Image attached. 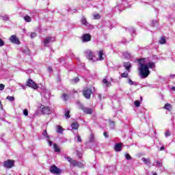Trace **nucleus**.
I'll list each match as a JSON object with an SVG mask.
<instances>
[{
	"mask_svg": "<svg viewBox=\"0 0 175 175\" xmlns=\"http://www.w3.org/2000/svg\"><path fill=\"white\" fill-rule=\"evenodd\" d=\"M139 63V71L141 79H146L150 75V69H154L155 68V63L152 62H147L146 58H142L138 59Z\"/></svg>",
	"mask_w": 175,
	"mask_h": 175,
	"instance_id": "nucleus-1",
	"label": "nucleus"
},
{
	"mask_svg": "<svg viewBox=\"0 0 175 175\" xmlns=\"http://www.w3.org/2000/svg\"><path fill=\"white\" fill-rule=\"evenodd\" d=\"M39 109H40V111L42 113V114H46L47 116H49V114H53V113L54 112L53 111V109H51V108H50V107L44 106L43 105H41L39 107Z\"/></svg>",
	"mask_w": 175,
	"mask_h": 175,
	"instance_id": "nucleus-2",
	"label": "nucleus"
},
{
	"mask_svg": "<svg viewBox=\"0 0 175 175\" xmlns=\"http://www.w3.org/2000/svg\"><path fill=\"white\" fill-rule=\"evenodd\" d=\"M53 42H55V37H46L42 42L44 43V47H49L50 43H53Z\"/></svg>",
	"mask_w": 175,
	"mask_h": 175,
	"instance_id": "nucleus-3",
	"label": "nucleus"
},
{
	"mask_svg": "<svg viewBox=\"0 0 175 175\" xmlns=\"http://www.w3.org/2000/svg\"><path fill=\"white\" fill-rule=\"evenodd\" d=\"M77 103L79 106V109H81V110H83V113H85V114H92V109H91V108L85 107L83 105V104H81L80 102H77Z\"/></svg>",
	"mask_w": 175,
	"mask_h": 175,
	"instance_id": "nucleus-4",
	"label": "nucleus"
},
{
	"mask_svg": "<svg viewBox=\"0 0 175 175\" xmlns=\"http://www.w3.org/2000/svg\"><path fill=\"white\" fill-rule=\"evenodd\" d=\"M3 166L5 169H12L14 166V161L8 159L3 162Z\"/></svg>",
	"mask_w": 175,
	"mask_h": 175,
	"instance_id": "nucleus-5",
	"label": "nucleus"
},
{
	"mask_svg": "<svg viewBox=\"0 0 175 175\" xmlns=\"http://www.w3.org/2000/svg\"><path fill=\"white\" fill-rule=\"evenodd\" d=\"M83 96L86 99H90L92 94V90L90 88H85L83 92Z\"/></svg>",
	"mask_w": 175,
	"mask_h": 175,
	"instance_id": "nucleus-6",
	"label": "nucleus"
},
{
	"mask_svg": "<svg viewBox=\"0 0 175 175\" xmlns=\"http://www.w3.org/2000/svg\"><path fill=\"white\" fill-rule=\"evenodd\" d=\"M85 55L90 61H92L93 62H95V57H94V53H92V51H91L90 50L86 51Z\"/></svg>",
	"mask_w": 175,
	"mask_h": 175,
	"instance_id": "nucleus-7",
	"label": "nucleus"
},
{
	"mask_svg": "<svg viewBox=\"0 0 175 175\" xmlns=\"http://www.w3.org/2000/svg\"><path fill=\"white\" fill-rule=\"evenodd\" d=\"M27 87H30L31 88H33V90H38V85L32 81V79H29L27 82Z\"/></svg>",
	"mask_w": 175,
	"mask_h": 175,
	"instance_id": "nucleus-8",
	"label": "nucleus"
},
{
	"mask_svg": "<svg viewBox=\"0 0 175 175\" xmlns=\"http://www.w3.org/2000/svg\"><path fill=\"white\" fill-rule=\"evenodd\" d=\"M51 173L53 174H59L61 173V170H59L57 166L53 165L50 167Z\"/></svg>",
	"mask_w": 175,
	"mask_h": 175,
	"instance_id": "nucleus-9",
	"label": "nucleus"
},
{
	"mask_svg": "<svg viewBox=\"0 0 175 175\" xmlns=\"http://www.w3.org/2000/svg\"><path fill=\"white\" fill-rule=\"evenodd\" d=\"M91 34L85 33L82 36V42L86 43L87 42H91Z\"/></svg>",
	"mask_w": 175,
	"mask_h": 175,
	"instance_id": "nucleus-10",
	"label": "nucleus"
},
{
	"mask_svg": "<svg viewBox=\"0 0 175 175\" xmlns=\"http://www.w3.org/2000/svg\"><path fill=\"white\" fill-rule=\"evenodd\" d=\"M10 40L11 43H14V44H20V40H18V38L16 35L11 36Z\"/></svg>",
	"mask_w": 175,
	"mask_h": 175,
	"instance_id": "nucleus-11",
	"label": "nucleus"
},
{
	"mask_svg": "<svg viewBox=\"0 0 175 175\" xmlns=\"http://www.w3.org/2000/svg\"><path fill=\"white\" fill-rule=\"evenodd\" d=\"M71 166L75 167H83V163L80 162V161H77L76 160H73L71 161L70 163Z\"/></svg>",
	"mask_w": 175,
	"mask_h": 175,
	"instance_id": "nucleus-12",
	"label": "nucleus"
},
{
	"mask_svg": "<svg viewBox=\"0 0 175 175\" xmlns=\"http://www.w3.org/2000/svg\"><path fill=\"white\" fill-rule=\"evenodd\" d=\"M41 96L46 99H49L50 98V92L44 90L41 92Z\"/></svg>",
	"mask_w": 175,
	"mask_h": 175,
	"instance_id": "nucleus-13",
	"label": "nucleus"
},
{
	"mask_svg": "<svg viewBox=\"0 0 175 175\" xmlns=\"http://www.w3.org/2000/svg\"><path fill=\"white\" fill-rule=\"evenodd\" d=\"M115 151L116 152H120V151H122V144H116L114 147Z\"/></svg>",
	"mask_w": 175,
	"mask_h": 175,
	"instance_id": "nucleus-14",
	"label": "nucleus"
},
{
	"mask_svg": "<svg viewBox=\"0 0 175 175\" xmlns=\"http://www.w3.org/2000/svg\"><path fill=\"white\" fill-rule=\"evenodd\" d=\"M124 66L127 72H131L130 69L132 68V64L129 62H124Z\"/></svg>",
	"mask_w": 175,
	"mask_h": 175,
	"instance_id": "nucleus-15",
	"label": "nucleus"
},
{
	"mask_svg": "<svg viewBox=\"0 0 175 175\" xmlns=\"http://www.w3.org/2000/svg\"><path fill=\"white\" fill-rule=\"evenodd\" d=\"M81 22L83 25H85V27H88L90 25V23L87 22V18H85V16H83L81 18Z\"/></svg>",
	"mask_w": 175,
	"mask_h": 175,
	"instance_id": "nucleus-16",
	"label": "nucleus"
},
{
	"mask_svg": "<svg viewBox=\"0 0 175 175\" xmlns=\"http://www.w3.org/2000/svg\"><path fill=\"white\" fill-rule=\"evenodd\" d=\"M103 51H98V58L96 59L95 61H103Z\"/></svg>",
	"mask_w": 175,
	"mask_h": 175,
	"instance_id": "nucleus-17",
	"label": "nucleus"
},
{
	"mask_svg": "<svg viewBox=\"0 0 175 175\" xmlns=\"http://www.w3.org/2000/svg\"><path fill=\"white\" fill-rule=\"evenodd\" d=\"M123 57L124 58H126V59H131V58L132 57V55H131V53L128 51H126L123 53Z\"/></svg>",
	"mask_w": 175,
	"mask_h": 175,
	"instance_id": "nucleus-18",
	"label": "nucleus"
},
{
	"mask_svg": "<svg viewBox=\"0 0 175 175\" xmlns=\"http://www.w3.org/2000/svg\"><path fill=\"white\" fill-rule=\"evenodd\" d=\"M142 162H144V163H145V165H151V161L150 160V159H146L145 157H142Z\"/></svg>",
	"mask_w": 175,
	"mask_h": 175,
	"instance_id": "nucleus-19",
	"label": "nucleus"
},
{
	"mask_svg": "<svg viewBox=\"0 0 175 175\" xmlns=\"http://www.w3.org/2000/svg\"><path fill=\"white\" fill-rule=\"evenodd\" d=\"M103 83L105 85V87H111V83H110V81H107L106 79L103 80Z\"/></svg>",
	"mask_w": 175,
	"mask_h": 175,
	"instance_id": "nucleus-20",
	"label": "nucleus"
},
{
	"mask_svg": "<svg viewBox=\"0 0 175 175\" xmlns=\"http://www.w3.org/2000/svg\"><path fill=\"white\" fill-rule=\"evenodd\" d=\"M24 20L25 21H26V23H31V21H32V18H31V16L26 15L24 17Z\"/></svg>",
	"mask_w": 175,
	"mask_h": 175,
	"instance_id": "nucleus-21",
	"label": "nucleus"
},
{
	"mask_svg": "<svg viewBox=\"0 0 175 175\" xmlns=\"http://www.w3.org/2000/svg\"><path fill=\"white\" fill-rule=\"evenodd\" d=\"M71 128L72 129H79V124H77V122H73L71 124Z\"/></svg>",
	"mask_w": 175,
	"mask_h": 175,
	"instance_id": "nucleus-22",
	"label": "nucleus"
},
{
	"mask_svg": "<svg viewBox=\"0 0 175 175\" xmlns=\"http://www.w3.org/2000/svg\"><path fill=\"white\" fill-rule=\"evenodd\" d=\"M70 111L68 109H66L64 113V116L66 117V118H70Z\"/></svg>",
	"mask_w": 175,
	"mask_h": 175,
	"instance_id": "nucleus-23",
	"label": "nucleus"
},
{
	"mask_svg": "<svg viewBox=\"0 0 175 175\" xmlns=\"http://www.w3.org/2000/svg\"><path fill=\"white\" fill-rule=\"evenodd\" d=\"M57 133H62V132L64 131V129H62V126H57Z\"/></svg>",
	"mask_w": 175,
	"mask_h": 175,
	"instance_id": "nucleus-24",
	"label": "nucleus"
},
{
	"mask_svg": "<svg viewBox=\"0 0 175 175\" xmlns=\"http://www.w3.org/2000/svg\"><path fill=\"white\" fill-rule=\"evenodd\" d=\"M164 109H165V110H170L172 109V105L169 103H167L164 106Z\"/></svg>",
	"mask_w": 175,
	"mask_h": 175,
	"instance_id": "nucleus-25",
	"label": "nucleus"
},
{
	"mask_svg": "<svg viewBox=\"0 0 175 175\" xmlns=\"http://www.w3.org/2000/svg\"><path fill=\"white\" fill-rule=\"evenodd\" d=\"M159 43L161 44H165V43H166V39L164 37H162L159 40Z\"/></svg>",
	"mask_w": 175,
	"mask_h": 175,
	"instance_id": "nucleus-26",
	"label": "nucleus"
},
{
	"mask_svg": "<svg viewBox=\"0 0 175 175\" xmlns=\"http://www.w3.org/2000/svg\"><path fill=\"white\" fill-rule=\"evenodd\" d=\"M53 148L55 152H59V148H58V146H57L56 144H53Z\"/></svg>",
	"mask_w": 175,
	"mask_h": 175,
	"instance_id": "nucleus-27",
	"label": "nucleus"
},
{
	"mask_svg": "<svg viewBox=\"0 0 175 175\" xmlns=\"http://www.w3.org/2000/svg\"><path fill=\"white\" fill-rule=\"evenodd\" d=\"M68 98L69 97L68 96V95L66 94H63L62 95V98L63 100H68Z\"/></svg>",
	"mask_w": 175,
	"mask_h": 175,
	"instance_id": "nucleus-28",
	"label": "nucleus"
},
{
	"mask_svg": "<svg viewBox=\"0 0 175 175\" xmlns=\"http://www.w3.org/2000/svg\"><path fill=\"white\" fill-rule=\"evenodd\" d=\"M93 17L94 20H99V18H100V15L99 14H94Z\"/></svg>",
	"mask_w": 175,
	"mask_h": 175,
	"instance_id": "nucleus-29",
	"label": "nucleus"
},
{
	"mask_svg": "<svg viewBox=\"0 0 175 175\" xmlns=\"http://www.w3.org/2000/svg\"><path fill=\"white\" fill-rule=\"evenodd\" d=\"M80 79L79 78H75L71 81L72 84H76V83H79Z\"/></svg>",
	"mask_w": 175,
	"mask_h": 175,
	"instance_id": "nucleus-30",
	"label": "nucleus"
},
{
	"mask_svg": "<svg viewBox=\"0 0 175 175\" xmlns=\"http://www.w3.org/2000/svg\"><path fill=\"white\" fill-rule=\"evenodd\" d=\"M128 83L130 85H136V83L131 79H129Z\"/></svg>",
	"mask_w": 175,
	"mask_h": 175,
	"instance_id": "nucleus-31",
	"label": "nucleus"
},
{
	"mask_svg": "<svg viewBox=\"0 0 175 175\" xmlns=\"http://www.w3.org/2000/svg\"><path fill=\"white\" fill-rule=\"evenodd\" d=\"M134 104H135V106L136 107H140V101H139V100H135L134 102Z\"/></svg>",
	"mask_w": 175,
	"mask_h": 175,
	"instance_id": "nucleus-32",
	"label": "nucleus"
},
{
	"mask_svg": "<svg viewBox=\"0 0 175 175\" xmlns=\"http://www.w3.org/2000/svg\"><path fill=\"white\" fill-rule=\"evenodd\" d=\"M43 136H44V137H46V139H49V136L47 135V131H44L42 133Z\"/></svg>",
	"mask_w": 175,
	"mask_h": 175,
	"instance_id": "nucleus-33",
	"label": "nucleus"
},
{
	"mask_svg": "<svg viewBox=\"0 0 175 175\" xmlns=\"http://www.w3.org/2000/svg\"><path fill=\"white\" fill-rule=\"evenodd\" d=\"M7 99L10 100V102H13V100H14V97L8 96H7Z\"/></svg>",
	"mask_w": 175,
	"mask_h": 175,
	"instance_id": "nucleus-34",
	"label": "nucleus"
},
{
	"mask_svg": "<svg viewBox=\"0 0 175 175\" xmlns=\"http://www.w3.org/2000/svg\"><path fill=\"white\" fill-rule=\"evenodd\" d=\"M2 19L4 21H8L9 20V16L8 15H5L2 17Z\"/></svg>",
	"mask_w": 175,
	"mask_h": 175,
	"instance_id": "nucleus-35",
	"label": "nucleus"
},
{
	"mask_svg": "<svg viewBox=\"0 0 175 175\" xmlns=\"http://www.w3.org/2000/svg\"><path fill=\"white\" fill-rule=\"evenodd\" d=\"M128 76H129V75H128V72H123L121 75V77H124V78H126V77H128Z\"/></svg>",
	"mask_w": 175,
	"mask_h": 175,
	"instance_id": "nucleus-36",
	"label": "nucleus"
},
{
	"mask_svg": "<svg viewBox=\"0 0 175 175\" xmlns=\"http://www.w3.org/2000/svg\"><path fill=\"white\" fill-rule=\"evenodd\" d=\"M155 166H157V167H161V166H162V162L157 161Z\"/></svg>",
	"mask_w": 175,
	"mask_h": 175,
	"instance_id": "nucleus-37",
	"label": "nucleus"
},
{
	"mask_svg": "<svg viewBox=\"0 0 175 175\" xmlns=\"http://www.w3.org/2000/svg\"><path fill=\"white\" fill-rule=\"evenodd\" d=\"M37 35L38 34H36V33H31L30 34V36H31V39H33V38H36Z\"/></svg>",
	"mask_w": 175,
	"mask_h": 175,
	"instance_id": "nucleus-38",
	"label": "nucleus"
},
{
	"mask_svg": "<svg viewBox=\"0 0 175 175\" xmlns=\"http://www.w3.org/2000/svg\"><path fill=\"white\" fill-rule=\"evenodd\" d=\"M65 159L68 161V162H70V163H72V158L69 157H65Z\"/></svg>",
	"mask_w": 175,
	"mask_h": 175,
	"instance_id": "nucleus-39",
	"label": "nucleus"
},
{
	"mask_svg": "<svg viewBox=\"0 0 175 175\" xmlns=\"http://www.w3.org/2000/svg\"><path fill=\"white\" fill-rule=\"evenodd\" d=\"M5 90V85L1 83L0 84V91H3Z\"/></svg>",
	"mask_w": 175,
	"mask_h": 175,
	"instance_id": "nucleus-40",
	"label": "nucleus"
},
{
	"mask_svg": "<svg viewBox=\"0 0 175 175\" xmlns=\"http://www.w3.org/2000/svg\"><path fill=\"white\" fill-rule=\"evenodd\" d=\"M2 46H5V42L0 38V47H2Z\"/></svg>",
	"mask_w": 175,
	"mask_h": 175,
	"instance_id": "nucleus-41",
	"label": "nucleus"
},
{
	"mask_svg": "<svg viewBox=\"0 0 175 175\" xmlns=\"http://www.w3.org/2000/svg\"><path fill=\"white\" fill-rule=\"evenodd\" d=\"M165 137H169V136H170V132H169V131H167L165 133Z\"/></svg>",
	"mask_w": 175,
	"mask_h": 175,
	"instance_id": "nucleus-42",
	"label": "nucleus"
},
{
	"mask_svg": "<svg viewBox=\"0 0 175 175\" xmlns=\"http://www.w3.org/2000/svg\"><path fill=\"white\" fill-rule=\"evenodd\" d=\"M77 142H79V143H81V137L80 135H77Z\"/></svg>",
	"mask_w": 175,
	"mask_h": 175,
	"instance_id": "nucleus-43",
	"label": "nucleus"
},
{
	"mask_svg": "<svg viewBox=\"0 0 175 175\" xmlns=\"http://www.w3.org/2000/svg\"><path fill=\"white\" fill-rule=\"evenodd\" d=\"M125 158H126V159H127V160H129V159H131V155H129V154H125Z\"/></svg>",
	"mask_w": 175,
	"mask_h": 175,
	"instance_id": "nucleus-44",
	"label": "nucleus"
},
{
	"mask_svg": "<svg viewBox=\"0 0 175 175\" xmlns=\"http://www.w3.org/2000/svg\"><path fill=\"white\" fill-rule=\"evenodd\" d=\"M23 114H24V116H28V110H27V109H24L23 110Z\"/></svg>",
	"mask_w": 175,
	"mask_h": 175,
	"instance_id": "nucleus-45",
	"label": "nucleus"
},
{
	"mask_svg": "<svg viewBox=\"0 0 175 175\" xmlns=\"http://www.w3.org/2000/svg\"><path fill=\"white\" fill-rule=\"evenodd\" d=\"M109 125H110V127H111V128H114V122H111L109 123Z\"/></svg>",
	"mask_w": 175,
	"mask_h": 175,
	"instance_id": "nucleus-46",
	"label": "nucleus"
},
{
	"mask_svg": "<svg viewBox=\"0 0 175 175\" xmlns=\"http://www.w3.org/2000/svg\"><path fill=\"white\" fill-rule=\"evenodd\" d=\"M48 143H49V145L50 146V147H51L53 146V142L49 140Z\"/></svg>",
	"mask_w": 175,
	"mask_h": 175,
	"instance_id": "nucleus-47",
	"label": "nucleus"
},
{
	"mask_svg": "<svg viewBox=\"0 0 175 175\" xmlns=\"http://www.w3.org/2000/svg\"><path fill=\"white\" fill-rule=\"evenodd\" d=\"M48 71L53 72V68H51V67H48Z\"/></svg>",
	"mask_w": 175,
	"mask_h": 175,
	"instance_id": "nucleus-48",
	"label": "nucleus"
},
{
	"mask_svg": "<svg viewBox=\"0 0 175 175\" xmlns=\"http://www.w3.org/2000/svg\"><path fill=\"white\" fill-rule=\"evenodd\" d=\"M77 156L79 157V158H81V153L77 152Z\"/></svg>",
	"mask_w": 175,
	"mask_h": 175,
	"instance_id": "nucleus-49",
	"label": "nucleus"
},
{
	"mask_svg": "<svg viewBox=\"0 0 175 175\" xmlns=\"http://www.w3.org/2000/svg\"><path fill=\"white\" fill-rule=\"evenodd\" d=\"M98 98L100 100H102V95L98 94Z\"/></svg>",
	"mask_w": 175,
	"mask_h": 175,
	"instance_id": "nucleus-50",
	"label": "nucleus"
},
{
	"mask_svg": "<svg viewBox=\"0 0 175 175\" xmlns=\"http://www.w3.org/2000/svg\"><path fill=\"white\" fill-rule=\"evenodd\" d=\"M163 150H165V147L161 146V147L160 148V151H163Z\"/></svg>",
	"mask_w": 175,
	"mask_h": 175,
	"instance_id": "nucleus-51",
	"label": "nucleus"
},
{
	"mask_svg": "<svg viewBox=\"0 0 175 175\" xmlns=\"http://www.w3.org/2000/svg\"><path fill=\"white\" fill-rule=\"evenodd\" d=\"M103 135H104V136H105V137H107V133L104 132Z\"/></svg>",
	"mask_w": 175,
	"mask_h": 175,
	"instance_id": "nucleus-52",
	"label": "nucleus"
},
{
	"mask_svg": "<svg viewBox=\"0 0 175 175\" xmlns=\"http://www.w3.org/2000/svg\"><path fill=\"white\" fill-rule=\"evenodd\" d=\"M21 87H22L23 90H25V86L24 85H21Z\"/></svg>",
	"mask_w": 175,
	"mask_h": 175,
	"instance_id": "nucleus-53",
	"label": "nucleus"
},
{
	"mask_svg": "<svg viewBox=\"0 0 175 175\" xmlns=\"http://www.w3.org/2000/svg\"><path fill=\"white\" fill-rule=\"evenodd\" d=\"M171 90H172V91H175V86H173V87L171 88Z\"/></svg>",
	"mask_w": 175,
	"mask_h": 175,
	"instance_id": "nucleus-54",
	"label": "nucleus"
},
{
	"mask_svg": "<svg viewBox=\"0 0 175 175\" xmlns=\"http://www.w3.org/2000/svg\"><path fill=\"white\" fill-rule=\"evenodd\" d=\"M92 139H94V135H92L90 142H92Z\"/></svg>",
	"mask_w": 175,
	"mask_h": 175,
	"instance_id": "nucleus-55",
	"label": "nucleus"
},
{
	"mask_svg": "<svg viewBox=\"0 0 175 175\" xmlns=\"http://www.w3.org/2000/svg\"><path fill=\"white\" fill-rule=\"evenodd\" d=\"M156 23H157V21H152V24H153V25H154Z\"/></svg>",
	"mask_w": 175,
	"mask_h": 175,
	"instance_id": "nucleus-56",
	"label": "nucleus"
},
{
	"mask_svg": "<svg viewBox=\"0 0 175 175\" xmlns=\"http://www.w3.org/2000/svg\"><path fill=\"white\" fill-rule=\"evenodd\" d=\"M153 175H157V173H154Z\"/></svg>",
	"mask_w": 175,
	"mask_h": 175,
	"instance_id": "nucleus-57",
	"label": "nucleus"
},
{
	"mask_svg": "<svg viewBox=\"0 0 175 175\" xmlns=\"http://www.w3.org/2000/svg\"><path fill=\"white\" fill-rule=\"evenodd\" d=\"M23 31H25V29H23Z\"/></svg>",
	"mask_w": 175,
	"mask_h": 175,
	"instance_id": "nucleus-58",
	"label": "nucleus"
},
{
	"mask_svg": "<svg viewBox=\"0 0 175 175\" xmlns=\"http://www.w3.org/2000/svg\"><path fill=\"white\" fill-rule=\"evenodd\" d=\"M1 103H0V106H1Z\"/></svg>",
	"mask_w": 175,
	"mask_h": 175,
	"instance_id": "nucleus-59",
	"label": "nucleus"
}]
</instances>
